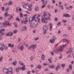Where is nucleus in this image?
<instances>
[{"label":"nucleus","instance_id":"obj_11","mask_svg":"<svg viewBox=\"0 0 74 74\" xmlns=\"http://www.w3.org/2000/svg\"><path fill=\"white\" fill-rule=\"evenodd\" d=\"M40 16H41V15L40 14H39L38 16L36 17V18L38 19L39 22H40V18H39V17H40Z\"/></svg>","mask_w":74,"mask_h":74},{"label":"nucleus","instance_id":"obj_7","mask_svg":"<svg viewBox=\"0 0 74 74\" xmlns=\"http://www.w3.org/2000/svg\"><path fill=\"white\" fill-rule=\"evenodd\" d=\"M29 4L28 3H27V6L28 7V8L27 9L29 11H32V9L30 8L31 7H30L29 6Z\"/></svg>","mask_w":74,"mask_h":74},{"label":"nucleus","instance_id":"obj_18","mask_svg":"<svg viewBox=\"0 0 74 74\" xmlns=\"http://www.w3.org/2000/svg\"><path fill=\"white\" fill-rule=\"evenodd\" d=\"M10 34H11V33H8L6 34V36H10V37L12 36V34H11V35H10Z\"/></svg>","mask_w":74,"mask_h":74},{"label":"nucleus","instance_id":"obj_15","mask_svg":"<svg viewBox=\"0 0 74 74\" xmlns=\"http://www.w3.org/2000/svg\"><path fill=\"white\" fill-rule=\"evenodd\" d=\"M59 69H60V65H58L56 67V70L57 71Z\"/></svg>","mask_w":74,"mask_h":74},{"label":"nucleus","instance_id":"obj_47","mask_svg":"<svg viewBox=\"0 0 74 74\" xmlns=\"http://www.w3.org/2000/svg\"><path fill=\"white\" fill-rule=\"evenodd\" d=\"M0 50H1V51H3V50H4V48H3V47H1Z\"/></svg>","mask_w":74,"mask_h":74},{"label":"nucleus","instance_id":"obj_13","mask_svg":"<svg viewBox=\"0 0 74 74\" xmlns=\"http://www.w3.org/2000/svg\"><path fill=\"white\" fill-rule=\"evenodd\" d=\"M45 56L44 54H42V60H45Z\"/></svg>","mask_w":74,"mask_h":74},{"label":"nucleus","instance_id":"obj_54","mask_svg":"<svg viewBox=\"0 0 74 74\" xmlns=\"http://www.w3.org/2000/svg\"><path fill=\"white\" fill-rule=\"evenodd\" d=\"M54 20H55V21H58V18H56L54 19Z\"/></svg>","mask_w":74,"mask_h":74},{"label":"nucleus","instance_id":"obj_62","mask_svg":"<svg viewBox=\"0 0 74 74\" xmlns=\"http://www.w3.org/2000/svg\"><path fill=\"white\" fill-rule=\"evenodd\" d=\"M3 59V57H1V58H0V62H1V60H2Z\"/></svg>","mask_w":74,"mask_h":74},{"label":"nucleus","instance_id":"obj_28","mask_svg":"<svg viewBox=\"0 0 74 74\" xmlns=\"http://www.w3.org/2000/svg\"><path fill=\"white\" fill-rule=\"evenodd\" d=\"M41 68V66L40 65H38L37 66V69H40Z\"/></svg>","mask_w":74,"mask_h":74},{"label":"nucleus","instance_id":"obj_52","mask_svg":"<svg viewBox=\"0 0 74 74\" xmlns=\"http://www.w3.org/2000/svg\"><path fill=\"white\" fill-rule=\"evenodd\" d=\"M39 39V38H36L34 39V40L35 41H37V40H38Z\"/></svg>","mask_w":74,"mask_h":74},{"label":"nucleus","instance_id":"obj_3","mask_svg":"<svg viewBox=\"0 0 74 74\" xmlns=\"http://www.w3.org/2000/svg\"><path fill=\"white\" fill-rule=\"evenodd\" d=\"M3 26H11V25L10 24L9 22L7 21L4 22L3 23Z\"/></svg>","mask_w":74,"mask_h":74},{"label":"nucleus","instance_id":"obj_19","mask_svg":"<svg viewBox=\"0 0 74 74\" xmlns=\"http://www.w3.org/2000/svg\"><path fill=\"white\" fill-rule=\"evenodd\" d=\"M14 46V45H11V44H8V47H10L11 48H13Z\"/></svg>","mask_w":74,"mask_h":74},{"label":"nucleus","instance_id":"obj_5","mask_svg":"<svg viewBox=\"0 0 74 74\" xmlns=\"http://www.w3.org/2000/svg\"><path fill=\"white\" fill-rule=\"evenodd\" d=\"M53 38L54 39H52L50 40V42L51 43V44H53V43H55V40H56V38L53 36Z\"/></svg>","mask_w":74,"mask_h":74},{"label":"nucleus","instance_id":"obj_60","mask_svg":"<svg viewBox=\"0 0 74 74\" xmlns=\"http://www.w3.org/2000/svg\"><path fill=\"white\" fill-rule=\"evenodd\" d=\"M66 45H67L65 44V45H62V46H63V47L64 48V47H66Z\"/></svg>","mask_w":74,"mask_h":74},{"label":"nucleus","instance_id":"obj_29","mask_svg":"<svg viewBox=\"0 0 74 74\" xmlns=\"http://www.w3.org/2000/svg\"><path fill=\"white\" fill-rule=\"evenodd\" d=\"M23 29L25 30H26L27 29V27L26 26H24L23 27Z\"/></svg>","mask_w":74,"mask_h":74},{"label":"nucleus","instance_id":"obj_40","mask_svg":"<svg viewBox=\"0 0 74 74\" xmlns=\"http://www.w3.org/2000/svg\"><path fill=\"white\" fill-rule=\"evenodd\" d=\"M4 49L5 50H7L8 49V47L7 46H5L4 47Z\"/></svg>","mask_w":74,"mask_h":74},{"label":"nucleus","instance_id":"obj_56","mask_svg":"<svg viewBox=\"0 0 74 74\" xmlns=\"http://www.w3.org/2000/svg\"><path fill=\"white\" fill-rule=\"evenodd\" d=\"M32 48V46L31 45V46H30L29 47H28V49H31V48Z\"/></svg>","mask_w":74,"mask_h":74},{"label":"nucleus","instance_id":"obj_44","mask_svg":"<svg viewBox=\"0 0 74 74\" xmlns=\"http://www.w3.org/2000/svg\"><path fill=\"white\" fill-rule=\"evenodd\" d=\"M10 9V7H8L5 10L6 11H8V10H9V9Z\"/></svg>","mask_w":74,"mask_h":74},{"label":"nucleus","instance_id":"obj_35","mask_svg":"<svg viewBox=\"0 0 74 74\" xmlns=\"http://www.w3.org/2000/svg\"><path fill=\"white\" fill-rule=\"evenodd\" d=\"M18 32V30H17L16 29H15L13 31V33H14V34L15 33H16Z\"/></svg>","mask_w":74,"mask_h":74},{"label":"nucleus","instance_id":"obj_33","mask_svg":"<svg viewBox=\"0 0 74 74\" xmlns=\"http://www.w3.org/2000/svg\"><path fill=\"white\" fill-rule=\"evenodd\" d=\"M38 7H36L35 9V11H38Z\"/></svg>","mask_w":74,"mask_h":74},{"label":"nucleus","instance_id":"obj_45","mask_svg":"<svg viewBox=\"0 0 74 74\" xmlns=\"http://www.w3.org/2000/svg\"><path fill=\"white\" fill-rule=\"evenodd\" d=\"M61 10H64V8H63V5H61Z\"/></svg>","mask_w":74,"mask_h":74},{"label":"nucleus","instance_id":"obj_57","mask_svg":"<svg viewBox=\"0 0 74 74\" xmlns=\"http://www.w3.org/2000/svg\"><path fill=\"white\" fill-rule=\"evenodd\" d=\"M47 63H44L43 64V66H47Z\"/></svg>","mask_w":74,"mask_h":74},{"label":"nucleus","instance_id":"obj_27","mask_svg":"<svg viewBox=\"0 0 74 74\" xmlns=\"http://www.w3.org/2000/svg\"><path fill=\"white\" fill-rule=\"evenodd\" d=\"M26 6H27V3L26 4H24L23 5V7L24 8H27Z\"/></svg>","mask_w":74,"mask_h":74},{"label":"nucleus","instance_id":"obj_12","mask_svg":"<svg viewBox=\"0 0 74 74\" xmlns=\"http://www.w3.org/2000/svg\"><path fill=\"white\" fill-rule=\"evenodd\" d=\"M64 47L62 45L60 46V48L59 49V51H63V48Z\"/></svg>","mask_w":74,"mask_h":74},{"label":"nucleus","instance_id":"obj_37","mask_svg":"<svg viewBox=\"0 0 74 74\" xmlns=\"http://www.w3.org/2000/svg\"><path fill=\"white\" fill-rule=\"evenodd\" d=\"M57 25L58 26H60L61 25V22H59V23L57 24Z\"/></svg>","mask_w":74,"mask_h":74},{"label":"nucleus","instance_id":"obj_49","mask_svg":"<svg viewBox=\"0 0 74 74\" xmlns=\"http://www.w3.org/2000/svg\"><path fill=\"white\" fill-rule=\"evenodd\" d=\"M67 40V39H63V41H64V42H66Z\"/></svg>","mask_w":74,"mask_h":74},{"label":"nucleus","instance_id":"obj_14","mask_svg":"<svg viewBox=\"0 0 74 74\" xmlns=\"http://www.w3.org/2000/svg\"><path fill=\"white\" fill-rule=\"evenodd\" d=\"M41 21L42 23H47V22L45 21V20H44V18H42Z\"/></svg>","mask_w":74,"mask_h":74},{"label":"nucleus","instance_id":"obj_63","mask_svg":"<svg viewBox=\"0 0 74 74\" xmlns=\"http://www.w3.org/2000/svg\"><path fill=\"white\" fill-rule=\"evenodd\" d=\"M16 21H19V18L18 17H17V18L16 19Z\"/></svg>","mask_w":74,"mask_h":74},{"label":"nucleus","instance_id":"obj_41","mask_svg":"<svg viewBox=\"0 0 74 74\" xmlns=\"http://www.w3.org/2000/svg\"><path fill=\"white\" fill-rule=\"evenodd\" d=\"M47 3V2L46 1H44L43 2V4L44 5H46Z\"/></svg>","mask_w":74,"mask_h":74},{"label":"nucleus","instance_id":"obj_9","mask_svg":"<svg viewBox=\"0 0 74 74\" xmlns=\"http://www.w3.org/2000/svg\"><path fill=\"white\" fill-rule=\"evenodd\" d=\"M8 69L9 73L10 72L11 74H12V69L11 68H9Z\"/></svg>","mask_w":74,"mask_h":74},{"label":"nucleus","instance_id":"obj_16","mask_svg":"<svg viewBox=\"0 0 74 74\" xmlns=\"http://www.w3.org/2000/svg\"><path fill=\"white\" fill-rule=\"evenodd\" d=\"M69 51L70 53H71L73 52V51H73V49L70 48L69 49Z\"/></svg>","mask_w":74,"mask_h":74},{"label":"nucleus","instance_id":"obj_46","mask_svg":"<svg viewBox=\"0 0 74 74\" xmlns=\"http://www.w3.org/2000/svg\"><path fill=\"white\" fill-rule=\"evenodd\" d=\"M51 55H52V56H53L54 55V53H53V52L51 51Z\"/></svg>","mask_w":74,"mask_h":74},{"label":"nucleus","instance_id":"obj_36","mask_svg":"<svg viewBox=\"0 0 74 74\" xmlns=\"http://www.w3.org/2000/svg\"><path fill=\"white\" fill-rule=\"evenodd\" d=\"M69 67L70 70H72V65L71 64L69 65Z\"/></svg>","mask_w":74,"mask_h":74},{"label":"nucleus","instance_id":"obj_61","mask_svg":"<svg viewBox=\"0 0 74 74\" xmlns=\"http://www.w3.org/2000/svg\"><path fill=\"white\" fill-rule=\"evenodd\" d=\"M29 6L30 7H33V5L32 4H31L30 5H29Z\"/></svg>","mask_w":74,"mask_h":74},{"label":"nucleus","instance_id":"obj_1","mask_svg":"<svg viewBox=\"0 0 74 74\" xmlns=\"http://www.w3.org/2000/svg\"><path fill=\"white\" fill-rule=\"evenodd\" d=\"M37 15V14H36L33 16V17H30L29 18V23L30 24H32L33 27H36L37 26L38 23L36 20H35V17Z\"/></svg>","mask_w":74,"mask_h":74},{"label":"nucleus","instance_id":"obj_10","mask_svg":"<svg viewBox=\"0 0 74 74\" xmlns=\"http://www.w3.org/2000/svg\"><path fill=\"white\" fill-rule=\"evenodd\" d=\"M32 48H33V49H34L36 48H37V45H32Z\"/></svg>","mask_w":74,"mask_h":74},{"label":"nucleus","instance_id":"obj_51","mask_svg":"<svg viewBox=\"0 0 74 74\" xmlns=\"http://www.w3.org/2000/svg\"><path fill=\"white\" fill-rule=\"evenodd\" d=\"M51 6L50 5H49L47 7L48 8H49V9H51Z\"/></svg>","mask_w":74,"mask_h":74},{"label":"nucleus","instance_id":"obj_58","mask_svg":"<svg viewBox=\"0 0 74 74\" xmlns=\"http://www.w3.org/2000/svg\"><path fill=\"white\" fill-rule=\"evenodd\" d=\"M1 32H4L5 31V29H3L1 30Z\"/></svg>","mask_w":74,"mask_h":74},{"label":"nucleus","instance_id":"obj_48","mask_svg":"<svg viewBox=\"0 0 74 74\" xmlns=\"http://www.w3.org/2000/svg\"><path fill=\"white\" fill-rule=\"evenodd\" d=\"M67 22V21H66V20H63L62 21V22H63V23H66V22Z\"/></svg>","mask_w":74,"mask_h":74},{"label":"nucleus","instance_id":"obj_8","mask_svg":"<svg viewBox=\"0 0 74 74\" xmlns=\"http://www.w3.org/2000/svg\"><path fill=\"white\" fill-rule=\"evenodd\" d=\"M63 17H70V16L69 15V14H63Z\"/></svg>","mask_w":74,"mask_h":74},{"label":"nucleus","instance_id":"obj_39","mask_svg":"<svg viewBox=\"0 0 74 74\" xmlns=\"http://www.w3.org/2000/svg\"><path fill=\"white\" fill-rule=\"evenodd\" d=\"M1 9L3 11H4V10H5V8H4V7H1Z\"/></svg>","mask_w":74,"mask_h":74},{"label":"nucleus","instance_id":"obj_55","mask_svg":"<svg viewBox=\"0 0 74 74\" xmlns=\"http://www.w3.org/2000/svg\"><path fill=\"white\" fill-rule=\"evenodd\" d=\"M71 29V28L70 27H68V30H70Z\"/></svg>","mask_w":74,"mask_h":74},{"label":"nucleus","instance_id":"obj_21","mask_svg":"<svg viewBox=\"0 0 74 74\" xmlns=\"http://www.w3.org/2000/svg\"><path fill=\"white\" fill-rule=\"evenodd\" d=\"M30 60L31 61H32L33 60V59H34V56H32L30 57Z\"/></svg>","mask_w":74,"mask_h":74},{"label":"nucleus","instance_id":"obj_64","mask_svg":"<svg viewBox=\"0 0 74 74\" xmlns=\"http://www.w3.org/2000/svg\"><path fill=\"white\" fill-rule=\"evenodd\" d=\"M1 36H3L4 35V33L3 32H1Z\"/></svg>","mask_w":74,"mask_h":74},{"label":"nucleus","instance_id":"obj_42","mask_svg":"<svg viewBox=\"0 0 74 74\" xmlns=\"http://www.w3.org/2000/svg\"><path fill=\"white\" fill-rule=\"evenodd\" d=\"M63 36L65 38H66V37H67V35L66 34H65Z\"/></svg>","mask_w":74,"mask_h":74},{"label":"nucleus","instance_id":"obj_53","mask_svg":"<svg viewBox=\"0 0 74 74\" xmlns=\"http://www.w3.org/2000/svg\"><path fill=\"white\" fill-rule=\"evenodd\" d=\"M64 66H65V64H62L61 65V67H64Z\"/></svg>","mask_w":74,"mask_h":74},{"label":"nucleus","instance_id":"obj_24","mask_svg":"<svg viewBox=\"0 0 74 74\" xmlns=\"http://www.w3.org/2000/svg\"><path fill=\"white\" fill-rule=\"evenodd\" d=\"M12 1H10L9 2V4L8 5V6H10V5H12Z\"/></svg>","mask_w":74,"mask_h":74},{"label":"nucleus","instance_id":"obj_17","mask_svg":"<svg viewBox=\"0 0 74 74\" xmlns=\"http://www.w3.org/2000/svg\"><path fill=\"white\" fill-rule=\"evenodd\" d=\"M47 16V13L44 12V15H43L42 16V18H45V16Z\"/></svg>","mask_w":74,"mask_h":74},{"label":"nucleus","instance_id":"obj_22","mask_svg":"<svg viewBox=\"0 0 74 74\" xmlns=\"http://www.w3.org/2000/svg\"><path fill=\"white\" fill-rule=\"evenodd\" d=\"M8 12H6L5 14V16H10V14H8Z\"/></svg>","mask_w":74,"mask_h":74},{"label":"nucleus","instance_id":"obj_26","mask_svg":"<svg viewBox=\"0 0 74 74\" xmlns=\"http://www.w3.org/2000/svg\"><path fill=\"white\" fill-rule=\"evenodd\" d=\"M16 61H14L12 63V64H13V66H16Z\"/></svg>","mask_w":74,"mask_h":74},{"label":"nucleus","instance_id":"obj_23","mask_svg":"<svg viewBox=\"0 0 74 74\" xmlns=\"http://www.w3.org/2000/svg\"><path fill=\"white\" fill-rule=\"evenodd\" d=\"M50 28L49 30L50 31H51V30H52V24L50 23Z\"/></svg>","mask_w":74,"mask_h":74},{"label":"nucleus","instance_id":"obj_43","mask_svg":"<svg viewBox=\"0 0 74 74\" xmlns=\"http://www.w3.org/2000/svg\"><path fill=\"white\" fill-rule=\"evenodd\" d=\"M19 8L18 7L17 8H16V12H19Z\"/></svg>","mask_w":74,"mask_h":74},{"label":"nucleus","instance_id":"obj_25","mask_svg":"<svg viewBox=\"0 0 74 74\" xmlns=\"http://www.w3.org/2000/svg\"><path fill=\"white\" fill-rule=\"evenodd\" d=\"M58 51H59V49H56L54 50V52L55 53H58Z\"/></svg>","mask_w":74,"mask_h":74},{"label":"nucleus","instance_id":"obj_34","mask_svg":"<svg viewBox=\"0 0 74 74\" xmlns=\"http://www.w3.org/2000/svg\"><path fill=\"white\" fill-rule=\"evenodd\" d=\"M49 67L51 68V69H52L53 68H55V66L54 65H52V66H49Z\"/></svg>","mask_w":74,"mask_h":74},{"label":"nucleus","instance_id":"obj_30","mask_svg":"<svg viewBox=\"0 0 74 74\" xmlns=\"http://www.w3.org/2000/svg\"><path fill=\"white\" fill-rule=\"evenodd\" d=\"M20 17L21 18H23V14H22V13L21 12L20 13Z\"/></svg>","mask_w":74,"mask_h":74},{"label":"nucleus","instance_id":"obj_38","mask_svg":"<svg viewBox=\"0 0 74 74\" xmlns=\"http://www.w3.org/2000/svg\"><path fill=\"white\" fill-rule=\"evenodd\" d=\"M48 61H49V62H50V63H52V61H51V58H49L48 60Z\"/></svg>","mask_w":74,"mask_h":74},{"label":"nucleus","instance_id":"obj_32","mask_svg":"<svg viewBox=\"0 0 74 74\" xmlns=\"http://www.w3.org/2000/svg\"><path fill=\"white\" fill-rule=\"evenodd\" d=\"M28 22V20H26L25 21H24V23L25 25H26L27 24V23Z\"/></svg>","mask_w":74,"mask_h":74},{"label":"nucleus","instance_id":"obj_4","mask_svg":"<svg viewBox=\"0 0 74 74\" xmlns=\"http://www.w3.org/2000/svg\"><path fill=\"white\" fill-rule=\"evenodd\" d=\"M3 71L4 73H5L7 74H10V73L8 71V69L7 68H4L3 69Z\"/></svg>","mask_w":74,"mask_h":74},{"label":"nucleus","instance_id":"obj_6","mask_svg":"<svg viewBox=\"0 0 74 74\" xmlns=\"http://www.w3.org/2000/svg\"><path fill=\"white\" fill-rule=\"evenodd\" d=\"M48 28L47 25H44L43 27V30H47Z\"/></svg>","mask_w":74,"mask_h":74},{"label":"nucleus","instance_id":"obj_31","mask_svg":"<svg viewBox=\"0 0 74 74\" xmlns=\"http://www.w3.org/2000/svg\"><path fill=\"white\" fill-rule=\"evenodd\" d=\"M19 70H20L19 69V67L18 68H17L16 69V73H18V72L19 71Z\"/></svg>","mask_w":74,"mask_h":74},{"label":"nucleus","instance_id":"obj_2","mask_svg":"<svg viewBox=\"0 0 74 74\" xmlns=\"http://www.w3.org/2000/svg\"><path fill=\"white\" fill-rule=\"evenodd\" d=\"M19 64L22 66V67H18V69L21 70L25 71L26 70V65L23 64V63H22V62H19Z\"/></svg>","mask_w":74,"mask_h":74},{"label":"nucleus","instance_id":"obj_20","mask_svg":"<svg viewBox=\"0 0 74 74\" xmlns=\"http://www.w3.org/2000/svg\"><path fill=\"white\" fill-rule=\"evenodd\" d=\"M24 48V47H23V45H21L20 47V49L21 51H23V50Z\"/></svg>","mask_w":74,"mask_h":74},{"label":"nucleus","instance_id":"obj_50","mask_svg":"<svg viewBox=\"0 0 74 74\" xmlns=\"http://www.w3.org/2000/svg\"><path fill=\"white\" fill-rule=\"evenodd\" d=\"M44 31L43 32V33L44 34H46V33H47V30H43Z\"/></svg>","mask_w":74,"mask_h":74},{"label":"nucleus","instance_id":"obj_59","mask_svg":"<svg viewBox=\"0 0 74 74\" xmlns=\"http://www.w3.org/2000/svg\"><path fill=\"white\" fill-rule=\"evenodd\" d=\"M27 74H30V71H28L27 72Z\"/></svg>","mask_w":74,"mask_h":74}]
</instances>
